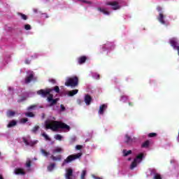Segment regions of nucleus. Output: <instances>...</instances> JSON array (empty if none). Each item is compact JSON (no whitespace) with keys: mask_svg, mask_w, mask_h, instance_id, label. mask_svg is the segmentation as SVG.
Masks as SVG:
<instances>
[{"mask_svg":"<svg viewBox=\"0 0 179 179\" xmlns=\"http://www.w3.org/2000/svg\"><path fill=\"white\" fill-rule=\"evenodd\" d=\"M45 127L46 129H52L55 132H57L58 129H66V131H71V127L69 125L59 121H45Z\"/></svg>","mask_w":179,"mask_h":179,"instance_id":"obj_1","label":"nucleus"},{"mask_svg":"<svg viewBox=\"0 0 179 179\" xmlns=\"http://www.w3.org/2000/svg\"><path fill=\"white\" fill-rule=\"evenodd\" d=\"M64 85L67 87H76L79 85V78L76 76L71 77L66 80Z\"/></svg>","mask_w":179,"mask_h":179,"instance_id":"obj_2","label":"nucleus"},{"mask_svg":"<svg viewBox=\"0 0 179 179\" xmlns=\"http://www.w3.org/2000/svg\"><path fill=\"white\" fill-rule=\"evenodd\" d=\"M82 156V153L79 152L75 155H71L66 157V159L64 160L63 163L62 164V167L65 166V164H68L69 163H71V162H73V160H76L77 159H79Z\"/></svg>","mask_w":179,"mask_h":179,"instance_id":"obj_3","label":"nucleus"},{"mask_svg":"<svg viewBox=\"0 0 179 179\" xmlns=\"http://www.w3.org/2000/svg\"><path fill=\"white\" fill-rule=\"evenodd\" d=\"M143 159V153H141L138 155H137L136 157L131 162V164L130 166L131 170H134V169H135V167L138 166V164L142 162Z\"/></svg>","mask_w":179,"mask_h":179,"instance_id":"obj_4","label":"nucleus"},{"mask_svg":"<svg viewBox=\"0 0 179 179\" xmlns=\"http://www.w3.org/2000/svg\"><path fill=\"white\" fill-rule=\"evenodd\" d=\"M51 92H52V89H46V90H40L37 91V94L39 96H41V97H43V99H45L48 96H50L51 94Z\"/></svg>","mask_w":179,"mask_h":179,"instance_id":"obj_5","label":"nucleus"},{"mask_svg":"<svg viewBox=\"0 0 179 179\" xmlns=\"http://www.w3.org/2000/svg\"><path fill=\"white\" fill-rule=\"evenodd\" d=\"M47 101H48V103H50V107H52V106H55V104L58 103L59 99L56 98L54 99V94H50V96L47 97Z\"/></svg>","mask_w":179,"mask_h":179,"instance_id":"obj_6","label":"nucleus"},{"mask_svg":"<svg viewBox=\"0 0 179 179\" xmlns=\"http://www.w3.org/2000/svg\"><path fill=\"white\" fill-rule=\"evenodd\" d=\"M158 20L161 24H164V26H169V22L166 20V15L162 13H160L158 17Z\"/></svg>","mask_w":179,"mask_h":179,"instance_id":"obj_7","label":"nucleus"},{"mask_svg":"<svg viewBox=\"0 0 179 179\" xmlns=\"http://www.w3.org/2000/svg\"><path fill=\"white\" fill-rule=\"evenodd\" d=\"M106 5H107L108 6H113L112 9L113 10H117L118 9H120V4H118V2L117 1H113V2H106Z\"/></svg>","mask_w":179,"mask_h":179,"instance_id":"obj_8","label":"nucleus"},{"mask_svg":"<svg viewBox=\"0 0 179 179\" xmlns=\"http://www.w3.org/2000/svg\"><path fill=\"white\" fill-rule=\"evenodd\" d=\"M169 43L171 45V47H173V50H176V47H179L178 41L176 38H171L169 41Z\"/></svg>","mask_w":179,"mask_h":179,"instance_id":"obj_9","label":"nucleus"},{"mask_svg":"<svg viewBox=\"0 0 179 179\" xmlns=\"http://www.w3.org/2000/svg\"><path fill=\"white\" fill-rule=\"evenodd\" d=\"M73 176V170L72 169H69L66 170V173L65 174L66 179H72V176Z\"/></svg>","mask_w":179,"mask_h":179,"instance_id":"obj_10","label":"nucleus"},{"mask_svg":"<svg viewBox=\"0 0 179 179\" xmlns=\"http://www.w3.org/2000/svg\"><path fill=\"white\" fill-rule=\"evenodd\" d=\"M15 174L17 176L21 175V176H24L26 174V172H24V170L22 168H17L14 171Z\"/></svg>","mask_w":179,"mask_h":179,"instance_id":"obj_11","label":"nucleus"},{"mask_svg":"<svg viewBox=\"0 0 179 179\" xmlns=\"http://www.w3.org/2000/svg\"><path fill=\"white\" fill-rule=\"evenodd\" d=\"M84 101L87 106H90L92 103V96L89 94L85 95Z\"/></svg>","mask_w":179,"mask_h":179,"instance_id":"obj_12","label":"nucleus"},{"mask_svg":"<svg viewBox=\"0 0 179 179\" xmlns=\"http://www.w3.org/2000/svg\"><path fill=\"white\" fill-rule=\"evenodd\" d=\"M87 59V57L81 56L78 58V62L79 65H82V64H85V62H86Z\"/></svg>","mask_w":179,"mask_h":179,"instance_id":"obj_13","label":"nucleus"},{"mask_svg":"<svg viewBox=\"0 0 179 179\" xmlns=\"http://www.w3.org/2000/svg\"><path fill=\"white\" fill-rule=\"evenodd\" d=\"M107 110V105L106 104H102L99 107V114L101 115H103L104 114V110Z\"/></svg>","mask_w":179,"mask_h":179,"instance_id":"obj_14","label":"nucleus"},{"mask_svg":"<svg viewBox=\"0 0 179 179\" xmlns=\"http://www.w3.org/2000/svg\"><path fill=\"white\" fill-rule=\"evenodd\" d=\"M22 141L24 143H25L26 146H34L36 144V142L34 141H31L30 143L26 139V138H22Z\"/></svg>","mask_w":179,"mask_h":179,"instance_id":"obj_15","label":"nucleus"},{"mask_svg":"<svg viewBox=\"0 0 179 179\" xmlns=\"http://www.w3.org/2000/svg\"><path fill=\"white\" fill-rule=\"evenodd\" d=\"M34 79V74L31 73L29 76L25 78V83L29 84L32 80Z\"/></svg>","mask_w":179,"mask_h":179,"instance_id":"obj_16","label":"nucleus"},{"mask_svg":"<svg viewBox=\"0 0 179 179\" xmlns=\"http://www.w3.org/2000/svg\"><path fill=\"white\" fill-rule=\"evenodd\" d=\"M50 159H52L53 162H61V160H62V155H57V157L51 155Z\"/></svg>","mask_w":179,"mask_h":179,"instance_id":"obj_17","label":"nucleus"},{"mask_svg":"<svg viewBox=\"0 0 179 179\" xmlns=\"http://www.w3.org/2000/svg\"><path fill=\"white\" fill-rule=\"evenodd\" d=\"M134 142V139L129 136V135L126 134L125 135V143H127L128 145Z\"/></svg>","mask_w":179,"mask_h":179,"instance_id":"obj_18","label":"nucleus"},{"mask_svg":"<svg viewBox=\"0 0 179 179\" xmlns=\"http://www.w3.org/2000/svg\"><path fill=\"white\" fill-rule=\"evenodd\" d=\"M16 113L13 110H8L6 113V116L8 117V118H10V117H15V115Z\"/></svg>","mask_w":179,"mask_h":179,"instance_id":"obj_19","label":"nucleus"},{"mask_svg":"<svg viewBox=\"0 0 179 179\" xmlns=\"http://www.w3.org/2000/svg\"><path fill=\"white\" fill-rule=\"evenodd\" d=\"M64 150H62V148H59V147H57L55 149H54L52 150V153L53 155H57V153H62V152Z\"/></svg>","mask_w":179,"mask_h":179,"instance_id":"obj_20","label":"nucleus"},{"mask_svg":"<svg viewBox=\"0 0 179 179\" xmlns=\"http://www.w3.org/2000/svg\"><path fill=\"white\" fill-rule=\"evenodd\" d=\"M41 155H43V156H44L45 157H48L49 155H50V152H48L47 150L41 148Z\"/></svg>","mask_w":179,"mask_h":179,"instance_id":"obj_21","label":"nucleus"},{"mask_svg":"<svg viewBox=\"0 0 179 179\" xmlns=\"http://www.w3.org/2000/svg\"><path fill=\"white\" fill-rule=\"evenodd\" d=\"M78 92H79L78 90H73L71 91H69V96H70V97H72L73 96H75V94H78Z\"/></svg>","mask_w":179,"mask_h":179,"instance_id":"obj_22","label":"nucleus"},{"mask_svg":"<svg viewBox=\"0 0 179 179\" xmlns=\"http://www.w3.org/2000/svg\"><path fill=\"white\" fill-rule=\"evenodd\" d=\"M17 122L15 120H11L8 124L7 125L8 128H12V127H15Z\"/></svg>","mask_w":179,"mask_h":179,"instance_id":"obj_23","label":"nucleus"},{"mask_svg":"<svg viewBox=\"0 0 179 179\" xmlns=\"http://www.w3.org/2000/svg\"><path fill=\"white\" fill-rule=\"evenodd\" d=\"M122 153L123 156L124 157H127V156H129V155H131L132 153V150H129L127 151V150H123Z\"/></svg>","mask_w":179,"mask_h":179,"instance_id":"obj_24","label":"nucleus"},{"mask_svg":"<svg viewBox=\"0 0 179 179\" xmlns=\"http://www.w3.org/2000/svg\"><path fill=\"white\" fill-rule=\"evenodd\" d=\"M98 10H99V12H101L102 13H103V15H110V11L106 10V9H103L101 8H98Z\"/></svg>","mask_w":179,"mask_h":179,"instance_id":"obj_25","label":"nucleus"},{"mask_svg":"<svg viewBox=\"0 0 179 179\" xmlns=\"http://www.w3.org/2000/svg\"><path fill=\"white\" fill-rule=\"evenodd\" d=\"M150 144V142L149 140L145 141L143 144L141 145V148H149V145Z\"/></svg>","mask_w":179,"mask_h":179,"instance_id":"obj_26","label":"nucleus"},{"mask_svg":"<svg viewBox=\"0 0 179 179\" xmlns=\"http://www.w3.org/2000/svg\"><path fill=\"white\" fill-rule=\"evenodd\" d=\"M39 129H40V126L36 125L31 129V132H33V134H37V131H38Z\"/></svg>","mask_w":179,"mask_h":179,"instance_id":"obj_27","label":"nucleus"},{"mask_svg":"<svg viewBox=\"0 0 179 179\" xmlns=\"http://www.w3.org/2000/svg\"><path fill=\"white\" fill-rule=\"evenodd\" d=\"M54 169H55V164H54V163H52L49 166H48V170L49 171H52V170H54Z\"/></svg>","mask_w":179,"mask_h":179,"instance_id":"obj_28","label":"nucleus"},{"mask_svg":"<svg viewBox=\"0 0 179 179\" xmlns=\"http://www.w3.org/2000/svg\"><path fill=\"white\" fill-rule=\"evenodd\" d=\"M150 176H154V179H157V173L155 169L151 170Z\"/></svg>","mask_w":179,"mask_h":179,"instance_id":"obj_29","label":"nucleus"},{"mask_svg":"<svg viewBox=\"0 0 179 179\" xmlns=\"http://www.w3.org/2000/svg\"><path fill=\"white\" fill-rule=\"evenodd\" d=\"M19 16L21 17V19H22V20H27V15L22 13H18Z\"/></svg>","mask_w":179,"mask_h":179,"instance_id":"obj_30","label":"nucleus"},{"mask_svg":"<svg viewBox=\"0 0 179 179\" xmlns=\"http://www.w3.org/2000/svg\"><path fill=\"white\" fill-rule=\"evenodd\" d=\"M55 139H56V141H62V136L60 134H56L55 136Z\"/></svg>","mask_w":179,"mask_h":179,"instance_id":"obj_31","label":"nucleus"},{"mask_svg":"<svg viewBox=\"0 0 179 179\" xmlns=\"http://www.w3.org/2000/svg\"><path fill=\"white\" fill-rule=\"evenodd\" d=\"M42 136H43L46 141H51V138L45 133H43Z\"/></svg>","mask_w":179,"mask_h":179,"instance_id":"obj_32","label":"nucleus"},{"mask_svg":"<svg viewBox=\"0 0 179 179\" xmlns=\"http://www.w3.org/2000/svg\"><path fill=\"white\" fill-rule=\"evenodd\" d=\"M36 107V105H31L29 107H28L27 110L31 111V110H34Z\"/></svg>","mask_w":179,"mask_h":179,"instance_id":"obj_33","label":"nucleus"},{"mask_svg":"<svg viewBox=\"0 0 179 179\" xmlns=\"http://www.w3.org/2000/svg\"><path fill=\"white\" fill-rule=\"evenodd\" d=\"M25 115H26V117H34V113H31V112L26 113H25Z\"/></svg>","mask_w":179,"mask_h":179,"instance_id":"obj_34","label":"nucleus"},{"mask_svg":"<svg viewBox=\"0 0 179 179\" xmlns=\"http://www.w3.org/2000/svg\"><path fill=\"white\" fill-rule=\"evenodd\" d=\"M155 136H157V134H156V133H150L148 134V138H155Z\"/></svg>","mask_w":179,"mask_h":179,"instance_id":"obj_35","label":"nucleus"},{"mask_svg":"<svg viewBox=\"0 0 179 179\" xmlns=\"http://www.w3.org/2000/svg\"><path fill=\"white\" fill-rule=\"evenodd\" d=\"M85 177H86V171H83L80 176V179H85Z\"/></svg>","mask_w":179,"mask_h":179,"instance_id":"obj_36","label":"nucleus"},{"mask_svg":"<svg viewBox=\"0 0 179 179\" xmlns=\"http://www.w3.org/2000/svg\"><path fill=\"white\" fill-rule=\"evenodd\" d=\"M25 30H31V26L29 24L24 25Z\"/></svg>","mask_w":179,"mask_h":179,"instance_id":"obj_37","label":"nucleus"},{"mask_svg":"<svg viewBox=\"0 0 179 179\" xmlns=\"http://www.w3.org/2000/svg\"><path fill=\"white\" fill-rule=\"evenodd\" d=\"M52 90H55L56 93H59V87L55 86L54 89H52Z\"/></svg>","mask_w":179,"mask_h":179,"instance_id":"obj_38","label":"nucleus"},{"mask_svg":"<svg viewBox=\"0 0 179 179\" xmlns=\"http://www.w3.org/2000/svg\"><path fill=\"white\" fill-rule=\"evenodd\" d=\"M20 121H21L22 124H26V122H27V121H29V119L22 118Z\"/></svg>","mask_w":179,"mask_h":179,"instance_id":"obj_39","label":"nucleus"},{"mask_svg":"<svg viewBox=\"0 0 179 179\" xmlns=\"http://www.w3.org/2000/svg\"><path fill=\"white\" fill-rule=\"evenodd\" d=\"M26 167H31V161H28L26 163Z\"/></svg>","mask_w":179,"mask_h":179,"instance_id":"obj_40","label":"nucleus"},{"mask_svg":"<svg viewBox=\"0 0 179 179\" xmlns=\"http://www.w3.org/2000/svg\"><path fill=\"white\" fill-rule=\"evenodd\" d=\"M81 1V2H83L84 3H87L88 5H90L92 3L91 1H87V0H79Z\"/></svg>","mask_w":179,"mask_h":179,"instance_id":"obj_41","label":"nucleus"},{"mask_svg":"<svg viewBox=\"0 0 179 179\" xmlns=\"http://www.w3.org/2000/svg\"><path fill=\"white\" fill-rule=\"evenodd\" d=\"M61 111H65V106L62 104L60 105Z\"/></svg>","mask_w":179,"mask_h":179,"instance_id":"obj_42","label":"nucleus"},{"mask_svg":"<svg viewBox=\"0 0 179 179\" xmlns=\"http://www.w3.org/2000/svg\"><path fill=\"white\" fill-rule=\"evenodd\" d=\"M83 146L80 145H78L76 146V148L77 149V150H80V149H82Z\"/></svg>","mask_w":179,"mask_h":179,"instance_id":"obj_43","label":"nucleus"},{"mask_svg":"<svg viewBox=\"0 0 179 179\" xmlns=\"http://www.w3.org/2000/svg\"><path fill=\"white\" fill-rule=\"evenodd\" d=\"M76 141V137H73L71 138V142L73 143Z\"/></svg>","mask_w":179,"mask_h":179,"instance_id":"obj_44","label":"nucleus"},{"mask_svg":"<svg viewBox=\"0 0 179 179\" xmlns=\"http://www.w3.org/2000/svg\"><path fill=\"white\" fill-rule=\"evenodd\" d=\"M25 64H27V65H29V64H30V60L26 59V60H25Z\"/></svg>","mask_w":179,"mask_h":179,"instance_id":"obj_45","label":"nucleus"},{"mask_svg":"<svg viewBox=\"0 0 179 179\" xmlns=\"http://www.w3.org/2000/svg\"><path fill=\"white\" fill-rule=\"evenodd\" d=\"M92 177H93V178H94V179H103V178H100V177H97V176H93Z\"/></svg>","mask_w":179,"mask_h":179,"instance_id":"obj_46","label":"nucleus"},{"mask_svg":"<svg viewBox=\"0 0 179 179\" xmlns=\"http://www.w3.org/2000/svg\"><path fill=\"white\" fill-rule=\"evenodd\" d=\"M8 90H9L10 92H13V88L11 87H8Z\"/></svg>","mask_w":179,"mask_h":179,"instance_id":"obj_47","label":"nucleus"},{"mask_svg":"<svg viewBox=\"0 0 179 179\" xmlns=\"http://www.w3.org/2000/svg\"><path fill=\"white\" fill-rule=\"evenodd\" d=\"M121 99H128V96L123 95L121 96Z\"/></svg>","mask_w":179,"mask_h":179,"instance_id":"obj_48","label":"nucleus"},{"mask_svg":"<svg viewBox=\"0 0 179 179\" xmlns=\"http://www.w3.org/2000/svg\"><path fill=\"white\" fill-rule=\"evenodd\" d=\"M129 106H130L131 107H133L134 103H132V102H129Z\"/></svg>","mask_w":179,"mask_h":179,"instance_id":"obj_49","label":"nucleus"},{"mask_svg":"<svg viewBox=\"0 0 179 179\" xmlns=\"http://www.w3.org/2000/svg\"><path fill=\"white\" fill-rule=\"evenodd\" d=\"M96 76L97 80L100 79V74H96Z\"/></svg>","mask_w":179,"mask_h":179,"instance_id":"obj_50","label":"nucleus"},{"mask_svg":"<svg viewBox=\"0 0 179 179\" xmlns=\"http://www.w3.org/2000/svg\"><path fill=\"white\" fill-rule=\"evenodd\" d=\"M176 50H177L178 54V55H179V46H177V47L176 48Z\"/></svg>","mask_w":179,"mask_h":179,"instance_id":"obj_51","label":"nucleus"},{"mask_svg":"<svg viewBox=\"0 0 179 179\" xmlns=\"http://www.w3.org/2000/svg\"><path fill=\"white\" fill-rule=\"evenodd\" d=\"M157 179H162V176L159 174H157Z\"/></svg>","mask_w":179,"mask_h":179,"instance_id":"obj_52","label":"nucleus"},{"mask_svg":"<svg viewBox=\"0 0 179 179\" xmlns=\"http://www.w3.org/2000/svg\"><path fill=\"white\" fill-rule=\"evenodd\" d=\"M51 82H52V83H55V80L52 79V80H51Z\"/></svg>","mask_w":179,"mask_h":179,"instance_id":"obj_53","label":"nucleus"},{"mask_svg":"<svg viewBox=\"0 0 179 179\" xmlns=\"http://www.w3.org/2000/svg\"><path fill=\"white\" fill-rule=\"evenodd\" d=\"M162 10V8L160 7H158V11L160 12Z\"/></svg>","mask_w":179,"mask_h":179,"instance_id":"obj_54","label":"nucleus"},{"mask_svg":"<svg viewBox=\"0 0 179 179\" xmlns=\"http://www.w3.org/2000/svg\"><path fill=\"white\" fill-rule=\"evenodd\" d=\"M0 179H3V176H2V175H0Z\"/></svg>","mask_w":179,"mask_h":179,"instance_id":"obj_55","label":"nucleus"},{"mask_svg":"<svg viewBox=\"0 0 179 179\" xmlns=\"http://www.w3.org/2000/svg\"><path fill=\"white\" fill-rule=\"evenodd\" d=\"M128 160H129V162L131 161V158H129Z\"/></svg>","mask_w":179,"mask_h":179,"instance_id":"obj_56","label":"nucleus"},{"mask_svg":"<svg viewBox=\"0 0 179 179\" xmlns=\"http://www.w3.org/2000/svg\"><path fill=\"white\" fill-rule=\"evenodd\" d=\"M46 17H48V16H46Z\"/></svg>","mask_w":179,"mask_h":179,"instance_id":"obj_57","label":"nucleus"}]
</instances>
